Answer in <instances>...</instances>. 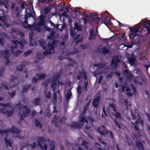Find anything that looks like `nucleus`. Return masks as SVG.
I'll return each mask as SVG.
<instances>
[{
	"mask_svg": "<svg viewBox=\"0 0 150 150\" xmlns=\"http://www.w3.org/2000/svg\"><path fill=\"white\" fill-rule=\"evenodd\" d=\"M68 59L70 61L68 65V67H70V69H71V67H72L74 64L76 63V62L73 61L72 58H71L68 57Z\"/></svg>",
	"mask_w": 150,
	"mask_h": 150,
	"instance_id": "obj_26",
	"label": "nucleus"
},
{
	"mask_svg": "<svg viewBox=\"0 0 150 150\" xmlns=\"http://www.w3.org/2000/svg\"><path fill=\"white\" fill-rule=\"evenodd\" d=\"M88 108L83 107V111L82 113H81V114L85 115L86 113V112Z\"/></svg>",
	"mask_w": 150,
	"mask_h": 150,
	"instance_id": "obj_61",
	"label": "nucleus"
},
{
	"mask_svg": "<svg viewBox=\"0 0 150 150\" xmlns=\"http://www.w3.org/2000/svg\"><path fill=\"white\" fill-rule=\"evenodd\" d=\"M82 125H81L80 123H78L76 122H72L71 123L70 127L71 128H74L75 129H80Z\"/></svg>",
	"mask_w": 150,
	"mask_h": 150,
	"instance_id": "obj_17",
	"label": "nucleus"
},
{
	"mask_svg": "<svg viewBox=\"0 0 150 150\" xmlns=\"http://www.w3.org/2000/svg\"><path fill=\"white\" fill-rule=\"evenodd\" d=\"M40 21H39V24L41 25H45V16L43 15H40L39 16Z\"/></svg>",
	"mask_w": 150,
	"mask_h": 150,
	"instance_id": "obj_18",
	"label": "nucleus"
},
{
	"mask_svg": "<svg viewBox=\"0 0 150 150\" xmlns=\"http://www.w3.org/2000/svg\"><path fill=\"white\" fill-rule=\"evenodd\" d=\"M72 94L71 92L70 91L69 93L67 92V94L66 99L67 100H69Z\"/></svg>",
	"mask_w": 150,
	"mask_h": 150,
	"instance_id": "obj_52",
	"label": "nucleus"
},
{
	"mask_svg": "<svg viewBox=\"0 0 150 150\" xmlns=\"http://www.w3.org/2000/svg\"><path fill=\"white\" fill-rule=\"evenodd\" d=\"M0 106H4V108H5L6 109V108L7 107H10L11 108V107L10 105V104L9 103H1L0 104Z\"/></svg>",
	"mask_w": 150,
	"mask_h": 150,
	"instance_id": "obj_37",
	"label": "nucleus"
},
{
	"mask_svg": "<svg viewBox=\"0 0 150 150\" xmlns=\"http://www.w3.org/2000/svg\"><path fill=\"white\" fill-rule=\"evenodd\" d=\"M24 67L23 65L22 64H21L20 65H19L17 67V70L21 71H22L23 70V69Z\"/></svg>",
	"mask_w": 150,
	"mask_h": 150,
	"instance_id": "obj_50",
	"label": "nucleus"
},
{
	"mask_svg": "<svg viewBox=\"0 0 150 150\" xmlns=\"http://www.w3.org/2000/svg\"><path fill=\"white\" fill-rule=\"evenodd\" d=\"M143 65H144V68H146V72L148 75V76H149V74L148 73V68L149 67H150L149 65V64L146 65V64H143Z\"/></svg>",
	"mask_w": 150,
	"mask_h": 150,
	"instance_id": "obj_58",
	"label": "nucleus"
},
{
	"mask_svg": "<svg viewBox=\"0 0 150 150\" xmlns=\"http://www.w3.org/2000/svg\"><path fill=\"white\" fill-rule=\"evenodd\" d=\"M132 87L134 94L136 95V93H137L136 89L134 87L133 85L132 86Z\"/></svg>",
	"mask_w": 150,
	"mask_h": 150,
	"instance_id": "obj_60",
	"label": "nucleus"
},
{
	"mask_svg": "<svg viewBox=\"0 0 150 150\" xmlns=\"http://www.w3.org/2000/svg\"><path fill=\"white\" fill-rule=\"evenodd\" d=\"M33 102L35 105H40V99L39 98H36L33 100Z\"/></svg>",
	"mask_w": 150,
	"mask_h": 150,
	"instance_id": "obj_32",
	"label": "nucleus"
},
{
	"mask_svg": "<svg viewBox=\"0 0 150 150\" xmlns=\"http://www.w3.org/2000/svg\"><path fill=\"white\" fill-rule=\"evenodd\" d=\"M29 145H30V146L33 149H35L37 146L36 143L34 142H33L32 144H30Z\"/></svg>",
	"mask_w": 150,
	"mask_h": 150,
	"instance_id": "obj_55",
	"label": "nucleus"
},
{
	"mask_svg": "<svg viewBox=\"0 0 150 150\" xmlns=\"http://www.w3.org/2000/svg\"><path fill=\"white\" fill-rule=\"evenodd\" d=\"M20 132V130L18 128L14 127H13L11 128L7 129L5 130H0V135H1L2 137H4L5 136L4 134L5 135H7L8 132H11L18 134Z\"/></svg>",
	"mask_w": 150,
	"mask_h": 150,
	"instance_id": "obj_1",
	"label": "nucleus"
},
{
	"mask_svg": "<svg viewBox=\"0 0 150 150\" xmlns=\"http://www.w3.org/2000/svg\"><path fill=\"white\" fill-rule=\"evenodd\" d=\"M85 115L82 114H81V115L79 117V121L80 123H82L83 124L85 122L87 123L88 120L86 119L85 116Z\"/></svg>",
	"mask_w": 150,
	"mask_h": 150,
	"instance_id": "obj_19",
	"label": "nucleus"
},
{
	"mask_svg": "<svg viewBox=\"0 0 150 150\" xmlns=\"http://www.w3.org/2000/svg\"><path fill=\"white\" fill-rule=\"evenodd\" d=\"M55 33V32L54 31H52L50 34L49 35L47 38L50 40L53 39L54 38V34Z\"/></svg>",
	"mask_w": 150,
	"mask_h": 150,
	"instance_id": "obj_36",
	"label": "nucleus"
},
{
	"mask_svg": "<svg viewBox=\"0 0 150 150\" xmlns=\"http://www.w3.org/2000/svg\"><path fill=\"white\" fill-rule=\"evenodd\" d=\"M75 28H74L75 29V30H76V31L78 33H80L82 31V28L80 26L78 25V24L75 23Z\"/></svg>",
	"mask_w": 150,
	"mask_h": 150,
	"instance_id": "obj_28",
	"label": "nucleus"
},
{
	"mask_svg": "<svg viewBox=\"0 0 150 150\" xmlns=\"http://www.w3.org/2000/svg\"><path fill=\"white\" fill-rule=\"evenodd\" d=\"M102 52L104 54H108L110 52V50L106 48L105 47H103L102 49Z\"/></svg>",
	"mask_w": 150,
	"mask_h": 150,
	"instance_id": "obj_34",
	"label": "nucleus"
},
{
	"mask_svg": "<svg viewBox=\"0 0 150 150\" xmlns=\"http://www.w3.org/2000/svg\"><path fill=\"white\" fill-rule=\"evenodd\" d=\"M135 61V59L134 57H131L129 59V62L131 64L134 63Z\"/></svg>",
	"mask_w": 150,
	"mask_h": 150,
	"instance_id": "obj_59",
	"label": "nucleus"
},
{
	"mask_svg": "<svg viewBox=\"0 0 150 150\" xmlns=\"http://www.w3.org/2000/svg\"><path fill=\"white\" fill-rule=\"evenodd\" d=\"M4 135L5 136L4 137V139H5V143L7 147H8V146L11 147H12V144L11 142L10 141V140H8L7 139V135H5L4 134Z\"/></svg>",
	"mask_w": 150,
	"mask_h": 150,
	"instance_id": "obj_23",
	"label": "nucleus"
},
{
	"mask_svg": "<svg viewBox=\"0 0 150 150\" xmlns=\"http://www.w3.org/2000/svg\"><path fill=\"white\" fill-rule=\"evenodd\" d=\"M36 77H37V76H36V75L35 76L33 77L32 79V82L33 83H37L39 80L38 78H36Z\"/></svg>",
	"mask_w": 150,
	"mask_h": 150,
	"instance_id": "obj_48",
	"label": "nucleus"
},
{
	"mask_svg": "<svg viewBox=\"0 0 150 150\" xmlns=\"http://www.w3.org/2000/svg\"><path fill=\"white\" fill-rule=\"evenodd\" d=\"M32 53V51L28 50L27 51H26L24 54V56L26 57L29 55L30 54Z\"/></svg>",
	"mask_w": 150,
	"mask_h": 150,
	"instance_id": "obj_56",
	"label": "nucleus"
},
{
	"mask_svg": "<svg viewBox=\"0 0 150 150\" xmlns=\"http://www.w3.org/2000/svg\"><path fill=\"white\" fill-rule=\"evenodd\" d=\"M8 83H7L4 82L1 85V87H4L5 89L7 90H9V87L8 86Z\"/></svg>",
	"mask_w": 150,
	"mask_h": 150,
	"instance_id": "obj_30",
	"label": "nucleus"
},
{
	"mask_svg": "<svg viewBox=\"0 0 150 150\" xmlns=\"http://www.w3.org/2000/svg\"><path fill=\"white\" fill-rule=\"evenodd\" d=\"M23 109L24 110L25 109V112H23V115L25 117L27 116L28 115L30 112V110L29 108H27V106L26 105H23Z\"/></svg>",
	"mask_w": 150,
	"mask_h": 150,
	"instance_id": "obj_20",
	"label": "nucleus"
},
{
	"mask_svg": "<svg viewBox=\"0 0 150 150\" xmlns=\"http://www.w3.org/2000/svg\"><path fill=\"white\" fill-rule=\"evenodd\" d=\"M43 9L44 10V13L45 14H47L50 10V8L46 7L44 8Z\"/></svg>",
	"mask_w": 150,
	"mask_h": 150,
	"instance_id": "obj_44",
	"label": "nucleus"
},
{
	"mask_svg": "<svg viewBox=\"0 0 150 150\" xmlns=\"http://www.w3.org/2000/svg\"><path fill=\"white\" fill-rule=\"evenodd\" d=\"M13 42L17 46L18 44H19L20 45H21L23 44L22 42L18 41L17 40H13Z\"/></svg>",
	"mask_w": 150,
	"mask_h": 150,
	"instance_id": "obj_47",
	"label": "nucleus"
},
{
	"mask_svg": "<svg viewBox=\"0 0 150 150\" xmlns=\"http://www.w3.org/2000/svg\"><path fill=\"white\" fill-rule=\"evenodd\" d=\"M36 76H37L39 80H41L42 79L45 78L46 77V75L44 73L41 74L38 73L36 74Z\"/></svg>",
	"mask_w": 150,
	"mask_h": 150,
	"instance_id": "obj_29",
	"label": "nucleus"
},
{
	"mask_svg": "<svg viewBox=\"0 0 150 150\" xmlns=\"http://www.w3.org/2000/svg\"><path fill=\"white\" fill-rule=\"evenodd\" d=\"M42 25H40L39 24V23H38L37 26L35 27V29L38 32H40L41 31V26Z\"/></svg>",
	"mask_w": 150,
	"mask_h": 150,
	"instance_id": "obj_42",
	"label": "nucleus"
},
{
	"mask_svg": "<svg viewBox=\"0 0 150 150\" xmlns=\"http://www.w3.org/2000/svg\"><path fill=\"white\" fill-rule=\"evenodd\" d=\"M16 94V92L15 91H13L12 93H10L9 92L8 93L9 96L11 98H13L15 96Z\"/></svg>",
	"mask_w": 150,
	"mask_h": 150,
	"instance_id": "obj_41",
	"label": "nucleus"
},
{
	"mask_svg": "<svg viewBox=\"0 0 150 150\" xmlns=\"http://www.w3.org/2000/svg\"><path fill=\"white\" fill-rule=\"evenodd\" d=\"M106 66V64L105 63H98L94 65L95 67H98V69L96 70L93 72V74L95 76H96L100 74L102 72V71H101L100 72L98 71V70H99L100 68H104L105 66Z\"/></svg>",
	"mask_w": 150,
	"mask_h": 150,
	"instance_id": "obj_9",
	"label": "nucleus"
},
{
	"mask_svg": "<svg viewBox=\"0 0 150 150\" xmlns=\"http://www.w3.org/2000/svg\"><path fill=\"white\" fill-rule=\"evenodd\" d=\"M0 113H3L6 115L8 117L11 116L13 112V110H12L10 111H8L5 108H2L0 109Z\"/></svg>",
	"mask_w": 150,
	"mask_h": 150,
	"instance_id": "obj_13",
	"label": "nucleus"
},
{
	"mask_svg": "<svg viewBox=\"0 0 150 150\" xmlns=\"http://www.w3.org/2000/svg\"><path fill=\"white\" fill-rule=\"evenodd\" d=\"M59 85L57 83L56 81L53 80L51 84V87L52 88L53 92H54L56 88V87L58 86Z\"/></svg>",
	"mask_w": 150,
	"mask_h": 150,
	"instance_id": "obj_24",
	"label": "nucleus"
},
{
	"mask_svg": "<svg viewBox=\"0 0 150 150\" xmlns=\"http://www.w3.org/2000/svg\"><path fill=\"white\" fill-rule=\"evenodd\" d=\"M102 21V22L104 23L107 27H108V24L111 22L110 19L107 18H106L103 19Z\"/></svg>",
	"mask_w": 150,
	"mask_h": 150,
	"instance_id": "obj_27",
	"label": "nucleus"
},
{
	"mask_svg": "<svg viewBox=\"0 0 150 150\" xmlns=\"http://www.w3.org/2000/svg\"><path fill=\"white\" fill-rule=\"evenodd\" d=\"M90 16L91 17L90 20V22L93 23L94 24H97L98 25L100 22V18L99 15H97L96 13H90Z\"/></svg>",
	"mask_w": 150,
	"mask_h": 150,
	"instance_id": "obj_4",
	"label": "nucleus"
},
{
	"mask_svg": "<svg viewBox=\"0 0 150 150\" xmlns=\"http://www.w3.org/2000/svg\"><path fill=\"white\" fill-rule=\"evenodd\" d=\"M17 33V29L15 28H12L11 29V33L13 34Z\"/></svg>",
	"mask_w": 150,
	"mask_h": 150,
	"instance_id": "obj_63",
	"label": "nucleus"
},
{
	"mask_svg": "<svg viewBox=\"0 0 150 150\" xmlns=\"http://www.w3.org/2000/svg\"><path fill=\"white\" fill-rule=\"evenodd\" d=\"M77 93L78 95H80L81 93V85L78 86L77 88Z\"/></svg>",
	"mask_w": 150,
	"mask_h": 150,
	"instance_id": "obj_38",
	"label": "nucleus"
},
{
	"mask_svg": "<svg viewBox=\"0 0 150 150\" xmlns=\"http://www.w3.org/2000/svg\"><path fill=\"white\" fill-rule=\"evenodd\" d=\"M124 102L125 103V106L126 107V108L127 109H128V107H130L131 106V105L129 104V103L128 101V100L127 99H125L124 100Z\"/></svg>",
	"mask_w": 150,
	"mask_h": 150,
	"instance_id": "obj_40",
	"label": "nucleus"
},
{
	"mask_svg": "<svg viewBox=\"0 0 150 150\" xmlns=\"http://www.w3.org/2000/svg\"><path fill=\"white\" fill-rule=\"evenodd\" d=\"M54 42V41H53L52 42V44L50 42H48V43L47 49L43 52V55L45 56L48 55H50L52 54V52H51L52 51V50L53 51H54V47L55 45Z\"/></svg>",
	"mask_w": 150,
	"mask_h": 150,
	"instance_id": "obj_3",
	"label": "nucleus"
},
{
	"mask_svg": "<svg viewBox=\"0 0 150 150\" xmlns=\"http://www.w3.org/2000/svg\"><path fill=\"white\" fill-rule=\"evenodd\" d=\"M40 46L43 47L44 49H45L46 48V44L44 40H41L39 42Z\"/></svg>",
	"mask_w": 150,
	"mask_h": 150,
	"instance_id": "obj_33",
	"label": "nucleus"
},
{
	"mask_svg": "<svg viewBox=\"0 0 150 150\" xmlns=\"http://www.w3.org/2000/svg\"><path fill=\"white\" fill-rule=\"evenodd\" d=\"M81 78H83L85 80L87 79L86 73L84 71H79L76 74V79L77 80H80Z\"/></svg>",
	"mask_w": 150,
	"mask_h": 150,
	"instance_id": "obj_11",
	"label": "nucleus"
},
{
	"mask_svg": "<svg viewBox=\"0 0 150 150\" xmlns=\"http://www.w3.org/2000/svg\"><path fill=\"white\" fill-rule=\"evenodd\" d=\"M120 60L117 56H114L113 57L111 63V66L112 68H115L117 67V64L120 62Z\"/></svg>",
	"mask_w": 150,
	"mask_h": 150,
	"instance_id": "obj_10",
	"label": "nucleus"
},
{
	"mask_svg": "<svg viewBox=\"0 0 150 150\" xmlns=\"http://www.w3.org/2000/svg\"><path fill=\"white\" fill-rule=\"evenodd\" d=\"M11 49V52L12 54H13L14 56L17 57L18 56L19 54L21 53V51L20 50H18L15 52L14 49L17 48V47L15 46H13L10 47Z\"/></svg>",
	"mask_w": 150,
	"mask_h": 150,
	"instance_id": "obj_16",
	"label": "nucleus"
},
{
	"mask_svg": "<svg viewBox=\"0 0 150 150\" xmlns=\"http://www.w3.org/2000/svg\"><path fill=\"white\" fill-rule=\"evenodd\" d=\"M35 122L36 126L40 127V128H42V126L41 123L38 120L35 119Z\"/></svg>",
	"mask_w": 150,
	"mask_h": 150,
	"instance_id": "obj_35",
	"label": "nucleus"
},
{
	"mask_svg": "<svg viewBox=\"0 0 150 150\" xmlns=\"http://www.w3.org/2000/svg\"><path fill=\"white\" fill-rule=\"evenodd\" d=\"M88 82L87 81L85 82L84 81L83 84V86L82 87V88L83 89L84 88H85V90L86 91H87V88L88 86Z\"/></svg>",
	"mask_w": 150,
	"mask_h": 150,
	"instance_id": "obj_43",
	"label": "nucleus"
},
{
	"mask_svg": "<svg viewBox=\"0 0 150 150\" xmlns=\"http://www.w3.org/2000/svg\"><path fill=\"white\" fill-rule=\"evenodd\" d=\"M123 73L124 74H126L127 77V78L130 79L131 78L132 75L127 70H125L123 72Z\"/></svg>",
	"mask_w": 150,
	"mask_h": 150,
	"instance_id": "obj_31",
	"label": "nucleus"
},
{
	"mask_svg": "<svg viewBox=\"0 0 150 150\" xmlns=\"http://www.w3.org/2000/svg\"><path fill=\"white\" fill-rule=\"evenodd\" d=\"M51 92L48 91V92L46 95V97L47 98H50Z\"/></svg>",
	"mask_w": 150,
	"mask_h": 150,
	"instance_id": "obj_64",
	"label": "nucleus"
},
{
	"mask_svg": "<svg viewBox=\"0 0 150 150\" xmlns=\"http://www.w3.org/2000/svg\"><path fill=\"white\" fill-rule=\"evenodd\" d=\"M70 35L74 38V40L76 41V43L81 42L82 40L79 39V36L81 33H78L75 31V29L70 28L69 30Z\"/></svg>",
	"mask_w": 150,
	"mask_h": 150,
	"instance_id": "obj_2",
	"label": "nucleus"
},
{
	"mask_svg": "<svg viewBox=\"0 0 150 150\" xmlns=\"http://www.w3.org/2000/svg\"><path fill=\"white\" fill-rule=\"evenodd\" d=\"M139 117L138 120H137L135 122H132V124L133 125L135 126H134V129L135 131H138L139 130V128L137 126V124L140 123L142 126L143 125V121L141 120L140 117L138 115Z\"/></svg>",
	"mask_w": 150,
	"mask_h": 150,
	"instance_id": "obj_12",
	"label": "nucleus"
},
{
	"mask_svg": "<svg viewBox=\"0 0 150 150\" xmlns=\"http://www.w3.org/2000/svg\"><path fill=\"white\" fill-rule=\"evenodd\" d=\"M31 87L30 84H29L28 86H26L25 85H23L22 86V88L21 90V93L23 94L26 93L28 90H29Z\"/></svg>",
	"mask_w": 150,
	"mask_h": 150,
	"instance_id": "obj_21",
	"label": "nucleus"
},
{
	"mask_svg": "<svg viewBox=\"0 0 150 150\" xmlns=\"http://www.w3.org/2000/svg\"><path fill=\"white\" fill-rule=\"evenodd\" d=\"M3 24L6 26V28L9 27L10 25L8 24V22H6L5 19L3 20L2 21Z\"/></svg>",
	"mask_w": 150,
	"mask_h": 150,
	"instance_id": "obj_49",
	"label": "nucleus"
},
{
	"mask_svg": "<svg viewBox=\"0 0 150 150\" xmlns=\"http://www.w3.org/2000/svg\"><path fill=\"white\" fill-rule=\"evenodd\" d=\"M99 15L100 16V19L101 20H102L103 19L106 18L107 16L106 15V14L104 12L102 13H101V15Z\"/></svg>",
	"mask_w": 150,
	"mask_h": 150,
	"instance_id": "obj_45",
	"label": "nucleus"
},
{
	"mask_svg": "<svg viewBox=\"0 0 150 150\" xmlns=\"http://www.w3.org/2000/svg\"><path fill=\"white\" fill-rule=\"evenodd\" d=\"M97 131L99 133L102 135H104L108 133V130L106 129L104 125H102L101 127H98Z\"/></svg>",
	"mask_w": 150,
	"mask_h": 150,
	"instance_id": "obj_15",
	"label": "nucleus"
},
{
	"mask_svg": "<svg viewBox=\"0 0 150 150\" xmlns=\"http://www.w3.org/2000/svg\"><path fill=\"white\" fill-rule=\"evenodd\" d=\"M4 71V68H2V69H0V76H3Z\"/></svg>",
	"mask_w": 150,
	"mask_h": 150,
	"instance_id": "obj_57",
	"label": "nucleus"
},
{
	"mask_svg": "<svg viewBox=\"0 0 150 150\" xmlns=\"http://www.w3.org/2000/svg\"><path fill=\"white\" fill-rule=\"evenodd\" d=\"M103 114H102V117H105V116L107 117V115L106 113V110L105 109L104 107L103 108Z\"/></svg>",
	"mask_w": 150,
	"mask_h": 150,
	"instance_id": "obj_53",
	"label": "nucleus"
},
{
	"mask_svg": "<svg viewBox=\"0 0 150 150\" xmlns=\"http://www.w3.org/2000/svg\"><path fill=\"white\" fill-rule=\"evenodd\" d=\"M17 77L13 75H11V81L12 82H14L15 80H17Z\"/></svg>",
	"mask_w": 150,
	"mask_h": 150,
	"instance_id": "obj_46",
	"label": "nucleus"
},
{
	"mask_svg": "<svg viewBox=\"0 0 150 150\" xmlns=\"http://www.w3.org/2000/svg\"><path fill=\"white\" fill-rule=\"evenodd\" d=\"M88 143L86 142L85 141L83 140L82 141V145H84V146H85V148H88Z\"/></svg>",
	"mask_w": 150,
	"mask_h": 150,
	"instance_id": "obj_51",
	"label": "nucleus"
},
{
	"mask_svg": "<svg viewBox=\"0 0 150 150\" xmlns=\"http://www.w3.org/2000/svg\"><path fill=\"white\" fill-rule=\"evenodd\" d=\"M4 39L2 38H0V44L2 46L4 45Z\"/></svg>",
	"mask_w": 150,
	"mask_h": 150,
	"instance_id": "obj_54",
	"label": "nucleus"
},
{
	"mask_svg": "<svg viewBox=\"0 0 150 150\" xmlns=\"http://www.w3.org/2000/svg\"><path fill=\"white\" fill-rule=\"evenodd\" d=\"M113 74V73L112 72L110 74H108L107 75L106 77L110 79L112 77Z\"/></svg>",
	"mask_w": 150,
	"mask_h": 150,
	"instance_id": "obj_62",
	"label": "nucleus"
},
{
	"mask_svg": "<svg viewBox=\"0 0 150 150\" xmlns=\"http://www.w3.org/2000/svg\"><path fill=\"white\" fill-rule=\"evenodd\" d=\"M9 52L8 50H1L0 51V54L3 56V58L6 60V65H8L10 63L9 60V55L8 54Z\"/></svg>",
	"mask_w": 150,
	"mask_h": 150,
	"instance_id": "obj_8",
	"label": "nucleus"
},
{
	"mask_svg": "<svg viewBox=\"0 0 150 150\" xmlns=\"http://www.w3.org/2000/svg\"><path fill=\"white\" fill-rule=\"evenodd\" d=\"M143 30L144 31H147V34L150 35V22L149 21H148L144 23Z\"/></svg>",
	"mask_w": 150,
	"mask_h": 150,
	"instance_id": "obj_14",
	"label": "nucleus"
},
{
	"mask_svg": "<svg viewBox=\"0 0 150 150\" xmlns=\"http://www.w3.org/2000/svg\"><path fill=\"white\" fill-rule=\"evenodd\" d=\"M113 121H114V122L115 124V127H117L119 129H121V126H120V123H119L117 122V121L115 119Z\"/></svg>",
	"mask_w": 150,
	"mask_h": 150,
	"instance_id": "obj_39",
	"label": "nucleus"
},
{
	"mask_svg": "<svg viewBox=\"0 0 150 150\" xmlns=\"http://www.w3.org/2000/svg\"><path fill=\"white\" fill-rule=\"evenodd\" d=\"M109 106L112 108L113 110L115 112V113L112 114V115L115 117L116 119H121L122 118L121 114L119 112H116V107L115 105L113 103H111L109 104Z\"/></svg>",
	"mask_w": 150,
	"mask_h": 150,
	"instance_id": "obj_5",
	"label": "nucleus"
},
{
	"mask_svg": "<svg viewBox=\"0 0 150 150\" xmlns=\"http://www.w3.org/2000/svg\"><path fill=\"white\" fill-rule=\"evenodd\" d=\"M135 145L139 150H143L144 148L142 142L137 140L136 142Z\"/></svg>",
	"mask_w": 150,
	"mask_h": 150,
	"instance_id": "obj_22",
	"label": "nucleus"
},
{
	"mask_svg": "<svg viewBox=\"0 0 150 150\" xmlns=\"http://www.w3.org/2000/svg\"><path fill=\"white\" fill-rule=\"evenodd\" d=\"M100 99V95L98 93H96L94 96V98L92 102L93 106L96 108L99 105Z\"/></svg>",
	"mask_w": 150,
	"mask_h": 150,
	"instance_id": "obj_6",
	"label": "nucleus"
},
{
	"mask_svg": "<svg viewBox=\"0 0 150 150\" xmlns=\"http://www.w3.org/2000/svg\"><path fill=\"white\" fill-rule=\"evenodd\" d=\"M90 36L89 37V40H90L95 39L96 35L95 32H94L92 30L90 32Z\"/></svg>",
	"mask_w": 150,
	"mask_h": 150,
	"instance_id": "obj_25",
	"label": "nucleus"
},
{
	"mask_svg": "<svg viewBox=\"0 0 150 150\" xmlns=\"http://www.w3.org/2000/svg\"><path fill=\"white\" fill-rule=\"evenodd\" d=\"M140 27H137L136 28H132L130 29V32L129 33V35L131 39L133 40L136 36L138 37L137 35V33L138 32Z\"/></svg>",
	"mask_w": 150,
	"mask_h": 150,
	"instance_id": "obj_7",
	"label": "nucleus"
}]
</instances>
